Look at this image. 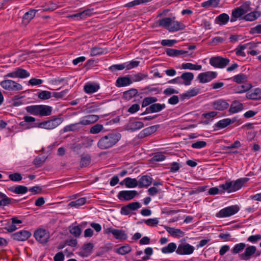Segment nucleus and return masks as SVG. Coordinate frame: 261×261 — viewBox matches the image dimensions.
Wrapping results in <instances>:
<instances>
[{"instance_id":"1","label":"nucleus","mask_w":261,"mask_h":261,"mask_svg":"<svg viewBox=\"0 0 261 261\" xmlns=\"http://www.w3.org/2000/svg\"><path fill=\"white\" fill-rule=\"evenodd\" d=\"M159 26L162 27L170 32H175L184 30L185 25L181 22L175 20V17H164L158 20Z\"/></svg>"},{"instance_id":"2","label":"nucleus","mask_w":261,"mask_h":261,"mask_svg":"<svg viewBox=\"0 0 261 261\" xmlns=\"http://www.w3.org/2000/svg\"><path fill=\"white\" fill-rule=\"evenodd\" d=\"M121 137L119 133H110L99 140L97 146L101 149L111 148L120 140Z\"/></svg>"},{"instance_id":"3","label":"nucleus","mask_w":261,"mask_h":261,"mask_svg":"<svg viewBox=\"0 0 261 261\" xmlns=\"http://www.w3.org/2000/svg\"><path fill=\"white\" fill-rule=\"evenodd\" d=\"M249 180L248 178H239L236 180L226 181L222 184V188L223 190L224 194L225 192L230 193L240 190L243 185Z\"/></svg>"},{"instance_id":"4","label":"nucleus","mask_w":261,"mask_h":261,"mask_svg":"<svg viewBox=\"0 0 261 261\" xmlns=\"http://www.w3.org/2000/svg\"><path fill=\"white\" fill-rule=\"evenodd\" d=\"M49 10V4L46 2L44 5H41L38 9H30L22 17V21L24 23H28L34 18L36 14L41 15L43 12Z\"/></svg>"},{"instance_id":"5","label":"nucleus","mask_w":261,"mask_h":261,"mask_svg":"<svg viewBox=\"0 0 261 261\" xmlns=\"http://www.w3.org/2000/svg\"><path fill=\"white\" fill-rule=\"evenodd\" d=\"M26 111L35 116H46L49 115V106L43 105H31L25 107Z\"/></svg>"},{"instance_id":"6","label":"nucleus","mask_w":261,"mask_h":261,"mask_svg":"<svg viewBox=\"0 0 261 261\" xmlns=\"http://www.w3.org/2000/svg\"><path fill=\"white\" fill-rule=\"evenodd\" d=\"M250 10V5L248 3H245L239 7H237L233 10L231 13L230 22L236 21L238 19L244 15L247 12Z\"/></svg>"},{"instance_id":"7","label":"nucleus","mask_w":261,"mask_h":261,"mask_svg":"<svg viewBox=\"0 0 261 261\" xmlns=\"http://www.w3.org/2000/svg\"><path fill=\"white\" fill-rule=\"evenodd\" d=\"M1 86L4 89L9 91H20L22 90V86L12 80H5L0 83Z\"/></svg>"},{"instance_id":"8","label":"nucleus","mask_w":261,"mask_h":261,"mask_svg":"<svg viewBox=\"0 0 261 261\" xmlns=\"http://www.w3.org/2000/svg\"><path fill=\"white\" fill-rule=\"evenodd\" d=\"M36 240L41 244H46L49 241V231L43 228L37 229L34 233Z\"/></svg>"},{"instance_id":"9","label":"nucleus","mask_w":261,"mask_h":261,"mask_svg":"<svg viewBox=\"0 0 261 261\" xmlns=\"http://www.w3.org/2000/svg\"><path fill=\"white\" fill-rule=\"evenodd\" d=\"M239 210L238 205H231L221 209L217 214V216L220 218L230 217L237 214Z\"/></svg>"},{"instance_id":"10","label":"nucleus","mask_w":261,"mask_h":261,"mask_svg":"<svg viewBox=\"0 0 261 261\" xmlns=\"http://www.w3.org/2000/svg\"><path fill=\"white\" fill-rule=\"evenodd\" d=\"M229 61L228 58L215 57L210 59V64L215 68H224L229 64Z\"/></svg>"},{"instance_id":"11","label":"nucleus","mask_w":261,"mask_h":261,"mask_svg":"<svg viewBox=\"0 0 261 261\" xmlns=\"http://www.w3.org/2000/svg\"><path fill=\"white\" fill-rule=\"evenodd\" d=\"M138 195L136 190H123L118 193L117 197L121 201H126L131 200Z\"/></svg>"},{"instance_id":"12","label":"nucleus","mask_w":261,"mask_h":261,"mask_svg":"<svg viewBox=\"0 0 261 261\" xmlns=\"http://www.w3.org/2000/svg\"><path fill=\"white\" fill-rule=\"evenodd\" d=\"M195 248L192 245L187 243H181L177 246L176 253L179 255H190L193 253Z\"/></svg>"},{"instance_id":"13","label":"nucleus","mask_w":261,"mask_h":261,"mask_svg":"<svg viewBox=\"0 0 261 261\" xmlns=\"http://www.w3.org/2000/svg\"><path fill=\"white\" fill-rule=\"evenodd\" d=\"M254 254H255V256H257L260 255V253L259 251H257L255 246L250 245L245 248L244 253L240 255V257L243 260H247L250 259Z\"/></svg>"},{"instance_id":"14","label":"nucleus","mask_w":261,"mask_h":261,"mask_svg":"<svg viewBox=\"0 0 261 261\" xmlns=\"http://www.w3.org/2000/svg\"><path fill=\"white\" fill-rule=\"evenodd\" d=\"M105 231L107 234L112 233L115 238L118 240H125L127 238V234L122 230L115 229L111 227L106 229Z\"/></svg>"},{"instance_id":"15","label":"nucleus","mask_w":261,"mask_h":261,"mask_svg":"<svg viewBox=\"0 0 261 261\" xmlns=\"http://www.w3.org/2000/svg\"><path fill=\"white\" fill-rule=\"evenodd\" d=\"M217 76V73L216 72L207 71L199 73L198 75V79L200 83H206L215 79Z\"/></svg>"},{"instance_id":"16","label":"nucleus","mask_w":261,"mask_h":261,"mask_svg":"<svg viewBox=\"0 0 261 261\" xmlns=\"http://www.w3.org/2000/svg\"><path fill=\"white\" fill-rule=\"evenodd\" d=\"M144 123L141 121L130 120L124 126V129L130 132L137 131L144 127Z\"/></svg>"},{"instance_id":"17","label":"nucleus","mask_w":261,"mask_h":261,"mask_svg":"<svg viewBox=\"0 0 261 261\" xmlns=\"http://www.w3.org/2000/svg\"><path fill=\"white\" fill-rule=\"evenodd\" d=\"M236 121V119L235 118H224L220 120L215 124L214 126V130H218L224 128L230 124L234 123Z\"/></svg>"},{"instance_id":"18","label":"nucleus","mask_w":261,"mask_h":261,"mask_svg":"<svg viewBox=\"0 0 261 261\" xmlns=\"http://www.w3.org/2000/svg\"><path fill=\"white\" fill-rule=\"evenodd\" d=\"M31 236V233L28 230H22L12 234L11 238L16 241H24L28 239Z\"/></svg>"},{"instance_id":"19","label":"nucleus","mask_w":261,"mask_h":261,"mask_svg":"<svg viewBox=\"0 0 261 261\" xmlns=\"http://www.w3.org/2000/svg\"><path fill=\"white\" fill-rule=\"evenodd\" d=\"M99 117L97 115H89L81 118L80 123L83 125H87L96 122L98 120Z\"/></svg>"},{"instance_id":"20","label":"nucleus","mask_w":261,"mask_h":261,"mask_svg":"<svg viewBox=\"0 0 261 261\" xmlns=\"http://www.w3.org/2000/svg\"><path fill=\"white\" fill-rule=\"evenodd\" d=\"M215 110L223 111L229 107V103L224 99H218L214 101L212 105Z\"/></svg>"},{"instance_id":"21","label":"nucleus","mask_w":261,"mask_h":261,"mask_svg":"<svg viewBox=\"0 0 261 261\" xmlns=\"http://www.w3.org/2000/svg\"><path fill=\"white\" fill-rule=\"evenodd\" d=\"M8 190L16 194H24L28 191V188L22 185H17L8 188Z\"/></svg>"},{"instance_id":"22","label":"nucleus","mask_w":261,"mask_h":261,"mask_svg":"<svg viewBox=\"0 0 261 261\" xmlns=\"http://www.w3.org/2000/svg\"><path fill=\"white\" fill-rule=\"evenodd\" d=\"M158 129L157 125H153L147 128H145L142 130L138 134V137L139 138H144L147 136H148L156 131Z\"/></svg>"},{"instance_id":"23","label":"nucleus","mask_w":261,"mask_h":261,"mask_svg":"<svg viewBox=\"0 0 261 261\" xmlns=\"http://www.w3.org/2000/svg\"><path fill=\"white\" fill-rule=\"evenodd\" d=\"M152 181V178L149 176L144 175L138 180V187L140 188L149 187Z\"/></svg>"},{"instance_id":"24","label":"nucleus","mask_w":261,"mask_h":261,"mask_svg":"<svg viewBox=\"0 0 261 261\" xmlns=\"http://www.w3.org/2000/svg\"><path fill=\"white\" fill-rule=\"evenodd\" d=\"M246 98L249 99L257 100L261 99V89L255 88L247 92Z\"/></svg>"},{"instance_id":"25","label":"nucleus","mask_w":261,"mask_h":261,"mask_svg":"<svg viewBox=\"0 0 261 261\" xmlns=\"http://www.w3.org/2000/svg\"><path fill=\"white\" fill-rule=\"evenodd\" d=\"M180 78L181 82H182V84L189 86L194 79V74L192 72H184L180 76Z\"/></svg>"},{"instance_id":"26","label":"nucleus","mask_w":261,"mask_h":261,"mask_svg":"<svg viewBox=\"0 0 261 261\" xmlns=\"http://www.w3.org/2000/svg\"><path fill=\"white\" fill-rule=\"evenodd\" d=\"M132 84L131 77L127 76L119 77L116 80V85L118 87L129 86Z\"/></svg>"},{"instance_id":"27","label":"nucleus","mask_w":261,"mask_h":261,"mask_svg":"<svg viewBox=\"0 0 261 261\" xmlns=\"http://www.w3.org/2000/svg\"><path fill=\"white\" fill-rule=\"evenodd\" d=\"M100 88L99 85L95 83H88L84 86V91L87 94H92L97 92Z\"/></svg>"},{"instance_id":"28","label":"nucleus","mask_w":261,"mask_h":261,"mask_svg":"<svg viewBox=\"0 0 261 261\" xmlns=\"http://www.w3.org/2000/svg\"><path fill=\"white\" fill-rule=\"evenodd\" d=\"M243 109V105L242 103L238 101H234L230 105L229 111L230 113H237Z\"/></svg>"},{"instance_id":"29","label":"nucleus","mask_w":261,"mask_h":261,"mask_svg":"<svg viewBox=\"0 0 261 261\" xmlns=\"http://www.w3.org/2000/svg\"><path fill=\"white\" fill-rule=\"evenodd\" d=\"M221 0H208L201 3L202 7L207 9L217 8L220 4Z\"/></svg>"},{"instance_id":"30","label":"nucleus","mask_w":261,"mask_h":261,"mask_svg":"<svg viewBox=\"0 0 261 261\" xmlns=\"http://www.w3.org/2000/svg\"><path fill=\"white\" fill-rule=\"evenodd\" d=\"M176 249L177 245L176 243L171 242L169 243L167 246L162 247L161 251L163 254H170L176 251Z\"/></svg>"},{"instance_id":"31","label":"nucleus","mask_w":261,"mask_h":261,"mask_svg":"<svg viewBox=\"0 0 261 261\" xmlns=\"http://www.w3.org/2000/svg\"><path fill=\"white\" fill-rule=\"evenodd\" d=\"M229 16L226 13H222L215 18V23L220 25L226 24L229 21Z\"/></svg>"},{"instance_id":"32","label":"nucleus","mask_w":261,"mask_h":261,"mask_svg":"<svg viewBox=\"0 0 261 261\" xmlns=\"http://www.w3.org/2000/svg\"><path fill=\"white\" fill-rule=\"evenodd\" d=\"M261 16V12L259 11H253L245 15L243 18L246 21H252Z\"/></svg>"},{"instance_id":"33","label":"nucleus","mask_w":261,"mask_h":261,"mask_svg":"<svg viewBox=\"0 0 261 261\" xmlns=\"http://www.w3.org/2000/svg\"><path fill=\"white\" fill-rule=\"evenodd\" d=\"M252 87V86L251 84L245 83L241 86L234 88L233 91L236 93H242L250 90Z\"/></svg>"},{"instance_id":"34","label":"nucleus","mask_w":261,"mask_h":261,"mask_svg":"<svg viewBox=\"0 0 261 261\" xmlns=\"http://www.w3.org/2000/svg\"><path fill=\"white\" fill-rule=\"evenodd\" d=\"M13 200V199L8 197L6 194L0 192V207L11 204Z\"/></svg>"},{"instance_id":"35","label":"nucleus","mask_w":261,"mask_h":261,"mask_svg":"<svg viewBox=\"0 0 261 261\" xmlns=\"http://www.w3.org/2000/svg\"><path fill=\"white\" fill-rule=\"evenodd\" d=\"M247 48H250L251 47L250 46L249 43H246L243 45H240L238 46L236 49L235 51L236 54L238 56H241L244 57L246 56V54L244 52V50Z\"/></svg>"},{"instance_id":"36","label":"nucleus","mask_w":261,"mask_h":261,"mask_svg":"<svg viewBox=\"0 0 261 261\" xmlns=\"http://www.w3.org/2000/svg\"><path fill=\"white\" fill-rule=\"evenodd\" d=\"M166 106L165 104H161L159 103L152 104L149 107H147V111L150 110L151 113H156L161 111L165 109Z\"/></svg>"},{"instance_id":"37","label":"nucleus","mask_w":261,"mask_h":261,"mask_svg":"<svg viewBox=\"0 0 261 261\" xmlns=\"http://www.w3.org/2000/svg\"><path fill=\"white\" fill-rule=\"evenodd\" d=\"M87 199L85 197L80 198L75 201L70 202L68 205L71 207H74L76 208H79L86 203Z\"/></svg>"},{"instance_id":"38","label":"nucleus","mask_w":261,"mask_h":261,"mask_svg":"<svg viewBox=\"0 0 261 261\" xmlns=\"http://www.w3.org/2000/svg\"><path fill=\"white\" fill-rule=\"evenodd\" d=\"M123 182L126 187L128 188H134L138 186V180L135 178L126 177L124 179Z\"/></svg>"},{"instance_id":"39","label":"nucleus","mask_w":261,"mask_h":261,"mask_svg":"<svg viewBox=\"0 0 261 261\" xmlns=\"http://www.w3.org/2000/svg\"><path fill=\"white\" fill-rule=\"evenodd\" d=\"M232 79L233 81L238 84H245L247 81L248 77L245 74L240 73L233 76Z\"/></svg>"},{"instance_id":"40","label":"nucleus","mask_w":261,"mask_h":261,"mask_svg":"<svg viewBox=\"0 0 261 261\" xmlns=\"http://www.w3.org/2000/svg\"><path fill=\"white\" fill-rule=\"evenodd\" d=\"M199 93V89L192 88L187 91L186 93L182 95V97L184 98H190L192 97L197 95Z\"/></svg>"},{"instance_id":"41","label":"nucleus","mask_w":261,"mask_h":261,"mask_svg":"<svg viewBox=\"0 0 261 261\" xmlns=\"http://www.w3.org/2000/svg\"><path fill=\"white\" fill-rule=\"evenodd\" d=\"M182 69H190L193 70H200L202 68V66L200 65H195L191 63H182L181 65Z\"/></svg>"},{"instance_id":"42","label":"nucleus","mask_w":261,"mask_h":261,"mask_svg":"<svg viewBox=\"0 0 261 261\" xmlns=\"http://www.w3.org/2000/svg\"><path fill=\"white\" fill-rule=\"evenodd\" d=\"M69 230L70 233L74 236L75 237H79L82 232V230L79 226L71 225L69 227Z\"/></svg>"},{"instance_id":"43","label":"nucleus","mask_w":261,"mask_h":261,"mask_svg":"<svg viewBox=\"0 0 261 261\" xmlns=\"http://www.w3.org/2000/svg\"><path fill=\"white\" fill-rule=\"evenodd\" d=\"M63 121L62 117H52L50 119V129H53L59 126Z\"/></svg>"},{"instance_id":"44","label":"nucleus","mask_w":261,"mask_h":261,"mask_svg":"<svg viewBox=\"0 0 261 261\" xmlns=\"http://www.w3.org/2000/svg\"><path fill=\"white\" fill-rule=\"evenodd\" d=\"M80 125H81V124L80 123V121L77 123H72L65 126L63 128V130L64 132L77 130L80 129Z\"/></svg>"},{"instance_id":"45","label":"nucleus","mask_w":261,"mask_h":261,"mask_svg":"<svg viewBox=\"0 0 261 261\" xmlns=\"http://www.w3.org/2000/svg\"><path fill=\"white\" fill-rule=\"evenodd\" d=\"M147 76V74L139 72L136 74L132 75L130 77L133 83L134 82H137L142 81L146 79Z\"/></svg>"},{"instance_id":"46","label":"nucleus","mask_w":261,"mask_h":261,"mask_svg":"<svg viewBox=\"0 0 261 261\" xmlns=\"http://www.w3.org/2000/svg\"><path fill=\"white\" fill-rule=\"evenodd\" d=\"M64 81V79L63 78H58V79H53L50 83L51 84L53 85V88H50V90H56L60 88H61L62 86L59 87L62 82Z\"/></svg>"},{"instance_id":"47","label":"nucleus","mask_w":261,"mask_h":261,"mask_svg":"<svg viewBox=\"0 0 261 261\" xmlns=\"http://www.w3.org/2000/svg\"><path fill=\"white\" fill-rule=\"evenodd\" d=\"M132 249V247L129 245H126L117 248L116 252L121 255H125L130 252Z\"/></svg>"},{"instance_id":"48","label":"nucleus","mask_w":261,"mask_h":261,"mask_svg":"<svg viewBox=\"0 0 261 261\" xmlns=\"http://www.w3.org/2000/svg\"><path fill=\"white\" fill-rule=\"evenodd\" d=\"M17 78L25 79L30 76V73L26 70L18 67L16 68Z\"/></svg>"},{"instance_id":"49","label":"nucleus","mask_w":261,"mask_h":261,"mask_svg":"<svg viewBox=\"0 0 261 261\" xmlns=\"http://www.w3.org/2000/svg\"><path fill=\"white\" fill-rule=\"evenodd\" d=\"M106 53V50L103 48L99 47H94L91 48L90 55L91 56H96L104 54Z\"/></svg>"},{"instance_id":"50","label":"nucleus","mask_w":261,"mask_h":261,"mask_svg":"<svg viewBox=\"0 0 261 261\" xmlns=\"http://www.w3.org/2000/svg\"><path fill=\"white\" fill-rule=\"evenodd\" d=\"M246 246V244L244 243L237 244L234 246L233 248L231 249V252L233 254L239 253V252L243 250L245 248Z\"/></svg>"},{"instance_id":"51","label":"nucleus","mask_w":261,"mask_h":261,"mask_svg":"<svg viewBox=\"0 0 261 261\" xmlns=\"http://www.w3.org/2000/svg\"><path fill=\"white\" fill-rule=\"evenodd\" d=\"M143 222L149 227H155L159 223V218H149L146 220H144Z\"/></svg>"},{"instance_id":"52","label":"nucleus","mask_w":261,"mask_h":261,"mask_svg":"<svg viewBox=\"0 0 261 261\" xmlns=\"http://www.w3.org/2000/svg\"><path fill=\"white\" fill-rule=\"evenodd\" d=\"M5 223L4 224V228L8 231L11 232L16 230L18 227L15 226L12 222L5 221Z\"/></svg>"},{"instance_id":"53","label":"nucleus","mask_w":261,"mask_h":261,"mask_svg":"<svg viewBox=\"0 0 261 261\" xmlns=\"http://www.w3.org/2000/svg\"><path fill=\"white\" fill-rule=\"evenodd\" d=\"M222 184L220 185L218 187H213L209 189L208 193L210 195H216L218 194H224L223 190L222 188Z\"/></svg>"},{"instance_id":"54","label":"nucleus","mask_w":261,"mask_h":261,"mask_svg":"<svg viewBox=\"0 0 261 261\" xmlns=\"http://www.w3.org/2000/svg\"><path fill=\"white\" fill-rule=\"evenodd\" d=\"M157 100V98L155 97H146L142 101V107L143 108L146 107L150 104L155 102Z\"/></svg>"},{"instance_id":"55","label":"nucleus","mask_w":261,"mask_h":261,"mask_svg":"<svg viewBox=\"0 0 261 261\" xmlns=\"http://www.w3.org/2000/svg\"><path fill=\"white\" fill-rule=\"evenodd\" d=\"M91 163V157L89 155H82L81 160V167H86Z\"/></svg>"},{"instance_id":"56","label":"nucleus","mask_w":261,"mask_h":261,"mask_svg":"<svg viewBox=\"0 0 261 261\" xmlns=\"http://www.w3.org/2000/svg\"><path fill=\"white\" fill-rule=\"evenodd\" d=\"M103 128V126L102 124H96L91 127L90 133L92 134H97L100 133Z\"/></svg>"},{"instance_id":"57","label":"nucleus","mask_w":261,"mask_h":261,"mask_svg":"<svg viewBox=\"0 0 261 261\" xmlns=\"http://www.w3.org/2000/svg\"><path fill=\"white\" fill-rule=\"evenodd\" d=\"M110 70L112 71H116L117 70H122L124 69H126V63L121 64H115L109 67Z\"/></svg>"},{"instance_id":"58","label":"nucleus","mask_w":261,"mask_h":261,"mask_svg":"<svg viewBox=\"0 0 261 261\" xmlns=\"http://www.w3.org/2000/svg\"><path fill=\"white\" fill-rule=\"evenodd\" d=\"M9 178L11 181L18 182L20 181L22 179V177L20 173L16 172L9 174Z\"/></svg>"},{"instance_id":"59","label":"nucleus","mask_w":261,"mask_h":261,"mask_svg":"<svg viewBox=\"0 0 261 261\" xmlns=\"http://www.w3.org/2000/svg\"><path fill=\"white\" fill-rule=\"evenodd\" d=\"M206 146V142L204 141H198L192 144L191 147L193 148L201 149Z\"/></svg>"},{"instance_id":"60","label":"nucleus","mask_w":261,"mask_h":261,"mask_svg":"<svg viewBox=\"0 0 261 261\" xmlns=\"http://www.w3.org/2000/svg\"><path fill=\"white\" fill-rule=\"evenodd\" d=\"M144 253L146 255L141 257L142 260L146 261L149 258V256H151L153 254V249L151 247H147L145 250Z\"/></svg>"},{"instance_id":"61","label":"nucleus","mask_w":261,"mask_h":261,"mask_svg":"<svg viewBox=\"0 0 261 261\" xmlns=\"http://www.w3.org/2000/svg\"><path fill=\"white\" fill-rule=\"evenodd\" d=\"M125 63L126 66V69L130 70L138 66L140 64V61L136 60H132L130 62Z\"/></svg>"},{"instance_id":"62","label":"nucleus","mask_w":261,"mask_h":261,"mask_svg":"<svg viewBox=\"0 0 261 261\" xmlns=\"http://www.w3.org/2000/svg\"><path fill=\"white\" fill-rule=\"evenodd\" d=\"M68 91L69 90L68 89H66L59 92H54L52 93L50 92V97L51 96V94L53 96L57 98H62L68 93Z\"/></svg>"},{"instance_id":"63","label":"nucleus","mask_w":261,"mask_h":261,"mask_svg":"<svg viewBox=\"0 0 261 261\" xmlns=\"http://www.w3.org/2000/svg\"><path fill=\"white\" fill-rule=\"evenodd\" d=\"M152 0H134L127 4L128 7H131L140 4L149 2Z\"/></svg>"},{"instance_id":"64","label":"nucleus","mask_w":261,"mask_h":261,"mask_svg":"<svg viewBox=\"0 0 261 261\" xmlns=\"http://www.w3.org/2000/svg\"><path fill=\"white\" fill-rule=\"evenodd\" d=\"M250 33L251 34H261V24L251 28L250 30Z\"/></svg>"}]
</instances>
